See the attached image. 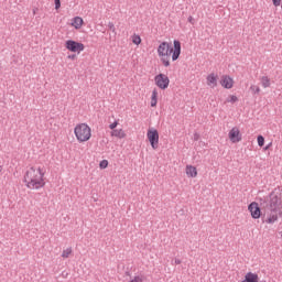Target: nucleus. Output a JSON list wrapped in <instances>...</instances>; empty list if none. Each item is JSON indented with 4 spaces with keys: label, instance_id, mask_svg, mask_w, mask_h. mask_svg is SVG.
Listing matches in <instances>:
<instances>
[{
    "label": "nucleus",
    "instance_id": "f257e3e1",
    "mask_svg": "<svg viewBox=\"0 0 282 282\" xmlns=\"http://www.w3.org/2000/svg\"><path fill=\"white\" fill-rule=\"evenodd\" d=\"M267 224H274L282 217V188H275L264 200Z\"/></svg>",
    "mask_w": 282,
    "mask_h": 282
},
{
    "label": "nucleus",
    "instance_id": "f03ea898",
    "mask_svg": "<svg viewBox=\"0 0 282 282\" xmlns=\"http://www.w3.org/2000/svg\"><path fill=\"white\" fill-rule=\"evenodd\" d=\"M173 45L174 48L169 42H162L158 47V54L164 67L171 66V55L172 61H177V58H180V54H182V42H180V40H174Z\"/></svg>",
    "mask_w": 282,
    "mask_h": 282
},
{
    "label": "nucleus",
    "instance_id": "7ed1b4c3",
    "mask_svg": "<svg viewBox=\"0 0 282 282\" xmlns=\"http://www.w3.org/2000/svg\"><path fill=\"white\" fill-rule=\"evenodd\" d=\"M75 135L78 142H87L91 138V128L86 123H80L75 127Z\"/></svg>",
    "mask_w": 282,
    "mask_h": 282
},
{
    "label": "nucleus",
    "instance_id": "20e7f679",
    "mask_svg": "<svg viewBox=\"0 0 282 282\" xmlns=\"http://www.w3.org/2000/svg\"><path fill=\"white\" fill-rule=\"evenodd\" d=\"M23 182L32 191H39V188L45 186V180L43 177H24Z\"/></svg>",
    "mask_w": 282,
    "mask_h": 282
},
{
    "label": "nucleus",
    "instance_id": "39448f33",
    "mask_svg": "<svg viewBox=\"0 0 282 282\" xmlns=\"http://www.w3.org/2000/svg\"><path fill=\"white\" fill-rule=\"evenodd\" d=\"M65 47L68 50V52H77L80 54L85 50V44L74 41V40H67L65 42Z\"/></svg>",
    "mask_w": 282,
    "mask_h": 282
},
{
    "label": "nucleus",
    "instance_id": "423d86ee",
    "mask_svg": "<svg viewBox=\"0 0 282 282\" xmlns=\"http://www.w3.org/2000/svg\"><path fill=\"white\" fill-rule=\"evenodd\" d=\"M154 83L159 89H169V85L171 83V79H169V76L165 74L160 73L154 77Z\"/></svg>",
    "mask_w": 282,
    "mask_h": 282
},
{
    "label": "nucleus",
    "instance_id": "0eeeda50",
    "mask_svg": "<svg viewBox=\"0 0 282 282\" xmlns=\"http://www.w3.org/2000/svg\"><path fill=\"white\" fill-rule=\"evenodd\" d=\"M147 135L152 149H158L160 144V132L156 129H149Z\"/></svg>",
    "mask_w": 282,
    "mask_h": 282
},
{
    "label": "nucleus",
    "instance_id": "6e6552de",
    "mask_svg": "<svg viewBox=\"0 0 282 282\" xmlns=\"http://www.w3.org/2000/svg\"><path fill=\"white\" fill-rule=\"evenodd\" d=\"M249 213H251L252 219H259L261 217V207H259V203L252 202L248 206Z\"/></svg>",
    "mask_w": 282,
    "mask_h": 282
},
{
    "label": "nucleus",
    "instance_id": "1a4fd4ad",
    "mask_svg": "<svg viewBox=\"0 0 282 282\" xmlns=\"http://www.w3.org/2000/svg\"><path fill=\"white\" fill-rule=\"evenodd\" d=\"M39 175H40V177H44V175H45V172L41 167H39L37 171L34 167H30L25 172V177H37Z\"/></svg>",
    "mask_w": 282,
    "mask_h": 282
},
{
    "label": "nucleus",
    "instance_id": "9d476101",
    "mask_svg": "<svg viewBox=\"0 0 282 282\" xmlns=\"http://www.w3.org/2000/svg\"><path fill=\"white\" fill-rule=\"evenodd\" d=\"M229 140L234 143L241 142V132L238 130V128H232L229 131Z\"/></svg>",
    "mask_w": 282,
    "mask_h": 282
},
{
    "label": "nucleus",
    "instance_id": "9b49d317",
    "mask_svg": "<svg viewBox=\"0 0 282 282\" xmlns=\"http://www.w3.org/2000/svg\"><path fill=\"white\" fill-rule=\"evenodd\" d=\"M232 78L230 76H223L220 80V85L225 87V89H232Z\"/></svg>",
    "mask_w": 282,
    "mask_h": 282
},
{
    "label": "nucleus",
    "instance_id": "f8f14e48",
    "mask_svg": "<svg viewBox=\"0 0 282 282\" xmlns=\"http://www.w3.org/2000/svg\"><path fill=\"white\" fill-rule=\"evenodd\" d=\"M186 175H188V177H197V167L193 165H187Z\"/></svg>",
    "mask_w": 282,
    "mask_h": 282
},
{
    "label": "nucleus",
    "instance_id": "ddd939ff",
    "mask_svg": "<svg viewBox=\"0 0 282 282\" xmlns=\"http://www.w3.org/2000/svg\"><path fill=\"white\" fill-rule=\"evenodd\" d=\"M72 25L75 28V30H80V28H83V18L75 17L73 19Z\"/></svg>",
    "mask_w": 282,
    "mask_h": 282
},
{
    "label": "nucleus",
    "instance_id": "4468645a",
    "mask_svg": "<svg viewBox=\"0 0 282 282\" xmlns=\"http://www.w3.org/2000/svg\"><path fill=\"white\" fill-rule=\"evenodd\" d=\"M207 85L217 87V75H215V73H212L207 76Z\"/></svg>",
    "mask_w": 282,
    "mask_h": 282
},
{
    "label": "nucleus",
    "instance_id": "2eb2a0df",
    "mask_svg": "<svg viewBox=\"0 0 282 282\" xmlns=\"http://www.w3.org/2000/svg\"><path fill=\"white\" fill-rule=\"evenodd\" d=\"M245 281L247 282H257L259 281V275L257 273L249 272L245 276Z\"/></svg>",
    "mask_w": 282,
    "mask_h": 282
},
{
    "label": "nucleus",
    "instance_id": "dca6fc26",
    "mask_svg": "<svg viewBox=\"0 0 282 282\" xmlns=\"http://www.w3.org/2000/svg\"><path fill=\"white\" fill-rule=\"evenodd\" d=\"M111 135H113L115 138H120V139H122V138H127V133H124V130H122V129H119V130H112L111 131Z\"/></svg>",
    "mask_w": 282,
    "mask_h": 282
},
{
    "label": "nucleus",
    "instance_id": "f3484780",
    "mask_svg": "<svg viewBox=\"0 0 282 282\" xmlns=\"http://www.w3.org/2000/svg\"><path fill=\"white\" fill-rule=\"evenodd\" d=\"M151 107H158V89L152 91Z\"/></svg>",
    "mask_w": 282,
    "mask_h": 282
},
{
    "label": "nucleus",
    "instance_id": "a211bd4d",
    "mask_svg": "<svg viewBox=\"0 0 282 282\" xmlns=\"http://www.w3.org/2000/svg\"><path fill=\"white\" fill-rule=\"evenodd\" d=\"M261 84H262V87H264V89L270 87V78H268V76H262Z\"/></svg>",
    "mask_w": 282,
    "mask_h": 282
},
{
    "label": "nucleus",
    "instance_id": "6ab92c4d",
    "mask_svg": "<svg viewBox=\"0 0 282 282\" xmlns=\"http://www.w3.org/2000/svg\"><path fill=\"white\" fill-rule=\"evenodd\" d=\"M69 254H72V247L67 248L66 250H64V251L62 252L63 259H68V258H69Z\"/></svg>",
    "mask_w": 282,
    "mask_h": 282
},
{
    "label": "nucleus",
    "instance_id": "aec40b11",
    "mask_svg": "<svg viewBox=\"0 0 282 282\" xmlns=\"http://www.w3.org/2000/svg\"><path fill=\"white\" fill-rule=\"evenodd\" d=\"M250 90L252 91V94H261V88H259V86L257 85H251Z\"/></svg>",
    "mask_w": 282,
    "mask_h": 282
},
{
    "label": "nucleus",
    "instance_id": "412c9836",
    "mask_svg": "<svg viewBox=\"0 0 282 282\" xmlns=\"http://www.w3.org/2000/svg\"><path fill=\"white\" fill-rule=\"evenodd\" d=\"M132 43H134V45H140V43H142V39L140 37V35H134L132 39Z\"/></svg>",
    "mask_w": 282,
    "mask_h": 282
},
{
    "label": "nucleus",
    "instance_id": "4be33fe9",
    "mask_svg": "<svg viewBox=\"0 0 282 282\" xmlns=\"http://www.w3.org/2000/svg\"><path fill=\"white\" fill-rule=\"evenodd\" d=\"M265 144V138L263 135L259 134L258 135V145L263 147Z\"/></svg>",
    "mask_w": 282,
    "mask_h": 282
},
{
    "label": "nucleus",
    "instance_id": "5701e85b",
    "mask_svg": "<svg viewBox=\"0 0 282 282\" xmlns=\"http://www.w3.org/2000/svg\"><path fill=\"white\" fill-rule=\"evenodd\" d=\"M99 166H100V169H107V167L109 166V161L102 160V161L99 163Z\"/></svg>",
    "mask_w": 282,
    "mask_h": 282
},
{
    "label": "nucleus",
    "instance_id": "b1692460",
    "mask_svg": "<svg viewBox=\"0 0 282 282\" xmlns=\"http://www.w3.org/2000/svg\"><path fill=\"white\" fill-rule=\"evenodd\" d=\"M108 28L113 34H116V25L113 24V22H109Z\"/></svg>",
    "mask_w": 282,
    "mask_h": 282
},
{
    "label": "nucleus",
    "instance_id": "393cba45",
    "mask_svg": "<svg viewBox=\"0 0 282 282\" xmlns=\"http://www.w3.org/2000/svg\"><path fill=\"white\" fill-rule=\"evenodd\" d=\"M237 100H239V98H237V96H235V95H231L229 97V99L227 100V102H237Z\"/></svg>",
    "mask_w": 282,
    "mask_h": 282
},
{
    "label": "nucleus",
    "instance_id": "a878e982",
    "mask_svg": "<svg viewBox=\"0 0 282 282\" xmlns=\"http://www.w3.org/2000/svg\"><path fill=\"white\" fill-rule=\"evenodd\" d=\"M116 127H118V121L112 122V123L109 126V129H111L112 131H115V130H116Z\"/></svg>",
    "mask_w": 282,
    "mask_h": 282
},
{
    "label": "nucleus",
    "instance_id": "bb28decb",
    "mask_svg": "<svg viewBox=\"0 0 282 282\" xmlns=\"http://www.w3.org/2000/svg\"><path fill=\"white\" fill-rule=\"evenodd\" d=\"M55 1V10L61 9V0H54Z\"/></svg>",
    "mask_w": 282,
    "mask_h": 282
},
{
    "label": "nucleus",
    "instance_id": "cd10ccee",
    "mask_svg": "<svg viewBox=\"0 0 282 282\" xmlns=\"http://www.w3.org/2000/svg\"><path fill=\"white\" fill-rule=\"evenodd\" d=\"M272 1L275 8H279V6H281V0H272Z\"/></svg>",
    "mask_w": 282,
    "mask_h": 282
},
{
    "label": "nucleus",
    "instance_id": "c85d7f7f",
    "mask_svg": "<svg viewBox=\"0 0 282 282\" xmlns=\"http://www.w3.org/2000/svg\"><path fill=\"white\" fill-rule=\"evenodd\" d=\"M174 263H175V265H180V263H182V260L175 258V259H174Z\"/></svg>",
    "mask_w": 282,
    "mask_h": 282
},
{
    "label": "nucleus",
    "instance_id": "c756f323",
    "mask_svg": "<svg viewBox=\"0 0 282 282\" xmlns=\"http://www.w3.org/2000/svg\"><path fill=\"white\" fill-rule=\"evenodd\" d=\"M68 58H69L70 61H76V54L68 55Z\"/></svg>",
    "mask_w": 282,
    "mask_h": 282
},
{
    "label": "nucleus",
    "instance_id": "7c9ffc66",
    "mask_svg": "<svg viewBox=\"0 0 282 282\" xmlns=\"http://www.w3.org/2000/svg\"><path fill=\"white\" fill-rule=\"evenodd\" d=\"M194 140H195V141L199 140V134L195 133V134H194Z\"/></svg>",
    "mask_w": 282,
    "mask_h": 282
},
{
    "label": "nucleus",
    "instance_id": "2f4dec72",
    "mask_svg": "<svg viewBox=\"0 0 282 282\" xmlns=\"http://www.w3.org/2000/svg\"><path fill=\"white\" fill-rule=\"evenodd\" d=\"M188 22H189V23H194V22H193V17H191V15L188 17Z\"/></svg>",
    "mask_w": 282,
    "mask_h": 282
},
{
    "label": "nucleus",
    "instance_id": "473e14b6",
    "mask_svg": "<svg viewBox=\"0 0 282 282\" xmlns=\"http://www.w3.org/2000/svg\"><path fill=\"white\" fill-rule=\"evenodd\" d=\"M270 147H272V143H269L264 149L265 151H268V149H270Z\"/></svg>",
    "mask_w": 282,
    "mask_h": 282
},
{
    "label": "nucleus",
    "instance_id": "72a5a7b5",
    "mask_svg": "<svg viewBox=\"0 0 282 282\" xmlns=\"http://www.w3.org/2000/svg\"><path fill=\"white\" fill-rule=\"evenodd\" d=\"M280 236L282 237V231H280Z\"/></svg>",
    "mask_w": 282,
    "mask_h": 282
},
{
    "label": "nucleus",
    "instance_id": "f704fd0d",
    "mask_svg": "<svg viewBox=\"0 0 282 282\" xmlns=\"http://www.w3.org/2000/svg\"><path fill=\"white\" fill-rule=\"evenodd\" d=\"M241 282H247L246 280H242Z\"/></svg>",
    "mask_w": 282,
    "mask_h": 282
}]
</instances>
